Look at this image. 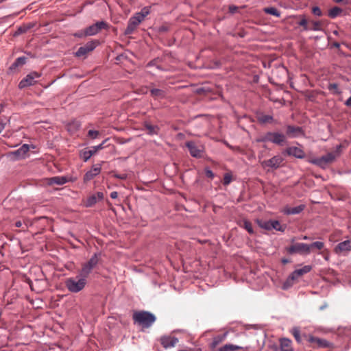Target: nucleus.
Listing matches in <instances>:
<instances>
[{"label": "nucleus", "mask_w": 351, "mask_h": 351, "mask_svg": "<svg viewBox=\"0 0 351 351\" xmlns=\"http://www.w3.org/2000/svg\"><path fill=\"white\" fill-rule=\"evenodd\" d=\"M134 324L138 325L142 331L150 328L156 322V316L148 311H140L133 312Z\"/></svg>", "instance_id": "obj_1"}, {"label": "nucleus", "mask_w": 351, "mask_h": 351, "mask_svg": "<svg viewBox=\"0 0 351 351\" xmlns=\"http://www.w3.org/2000/svg\"><path fill=\"white\" fill-rule=\"evenodd\" d=\"M87 284V280L77 276L75 277L66 278L65 280V287L71 293H78L84 289Z\"/></svg>", "instance_id": "obj_2"}, {"label": "nucleus", "mask_w": 351, "mask_h": 351, "mask_svg": "<svg viewBox=\"0 0 351 351\" xmlns=\"http://www.w3.org/2000/svg\"><path fill=\"white\" fill-rule=\"evenodd\" d=\"M341 149V145H339L337 146V149L335 152H329L327 154L322 156V157L315 158L312 160V162L322 168H325L329 164L333 162L339 156Z\"/></svg>", "instance_id": "obj_3"}, {"label": "nucleus", "mask_w": 351, "mask_h": 351, "mask_svg": "<svg viewBox=\"0 0 351 351\" xmlns=\"http://www.w3.org/2000/svg\"><path fill=\"white\" fill-rule=\"evenodd\" d=\"M286 135L278 132H268L257 139L258 142H271L281 145L286 142Z\"/></svg>", "instance_id": "obj_4"}, {"label": "nucleus", "mask_w": 351, "mask_h": 351, "mask_svg": "<svg viewBox=\"0 0 351 351\" xmlns=\"http://www.w3.org/2000/svg\"><path fill=\"white\" fill-rule=\"evenodd\" d=\"M41 74L36 71L29 73L26 75L25 77L21 80L19 84V88L23 89L25 88L34 85L36 83L35 79L39 78Z\"/></svg>", "instance_id": "obj_5"}, {"label": "nucleus", "mask_w": 351, "mask_h": 351, "mask_svg": "<svg viewBox=\"0 0 351 351\" xmlns=\"http://www.w3.org/2000/svg\"><path fill=\"white\" fill-rule=\"evenodd\" d=\"M109 28V24L104 21H97V23L89 25L86 27V34L89 36H94L98 34L102 29H108Z\"/></svg>", "instance_id": "obj_6"}, {"label": "nucleus", "mask_w": 351, "mask_h": 351, "mask_svg": "<svg viewBox=\"0 0 351 351\" xmlns=\"http://www.w3.org/2000/svg\"><path fill=\"white\" fill-rule=\"evenodd\" d=\"M284 162V158L280 155H276L269 160H265L261 162V166L263 168L269 167L271 169H276L282 166Z\"/></svg>", "instance_id": "obj_7"}, {"label": "nucleus", "mask_w": 351, "mask_h": 351, "mask_svg": "<svg viewBox=\"0 0 351 351\" xmlns=\"http://www.w3.org/2000/svg\"><path fill=\"white\" fill-rule=\"evenodd\" d=\"M29 149V145L23 144L20 148L8 153V157L12 160H18L25 158V155Z\"/></svg>", "instance_id": "obj_8"}, {"label": "nucleus", "mask_w": 351, "mask_h": 351, "mask_svg": "<svg viewBox=\"0 0 351 351\" xmlns=\"http://www.w3.org/2000/svg\"><path fill=\"white\" fill-rule=\"evenodd\" d=\"M287 252L289 254L298 253L300 254H308L309 247L308 244L303 243H295L292 244L287 248Z\"/></svg>", "instance_id": "obj_9"}, {"label": "nucleus", "mask_w": 351, "mask_h": 351, "mask_svg": "<svg viewBox=\"0 0 351 351\" xmlns=\"http://www.w3.org/2000/svg\"><path fill=\"white\" fill-rule=\"evenodd\" d=\"M186 146L193 157L200 158L202 156L204 147L202 145L197 144L194 141H188L186 143Z\"/></svg>", "instance_id": "obj_10"}, {"label": "nucleus", "mask_w": 351, "mask_h": 351, "mask_svg": "<svg viewBox=\"0 0 351 351\" xmlns=\"http://www.w3.org/2000/svg\"><path fill=\"white\" fill-rule=\"evenodd\" d=\"M150 9L149 7L143 8L141 12H136L135 15L133 16V27L138 25L141 23L149 14Z\"/></svg>", "instance_id": "obj_11"}, {"label": "nucleus", "mask_w": 351, "mask_h": 351, "mask_svg": "<svg viewBox=\"0 0 351 351\" xmlns=\"http://www.w3.org/2000/svg\"><path fill=\"white\" fill-rule=\"evenodd\" d=\"M101 164H97L96 165H93L91 170L87 171L84 174V181L85 182H87L91 180L92 179H93L98 174H99V173L101 172Z\"/></svg>", "instance_id": "obj_12"}, {"label": "nucleus", "mask_w": 351, "mask_h": 351, "mask_svg": "<svg viewBox=\"0 0 351 351\" xmlns=\"http://www.w3.org/2000/svg\"><path fill=\"white\" fill-rule=\"evenodd\" d=\"M103 199L104 193L100 191L97 192L95 194L91 195L86 199L85 202V206L87 208L92 207L98 202V200Z\"/></svg>", "instance_id": "obj_13"}, {"label": "nucleus", "mask_w": 351, "mask_h": 351, "mask_svg": "<svg viewBox=\"0 0 351 351\" xmlns=\"http://www.w3.org/2000/svg\"><path fill=\"white\" fill-rule=\"evenodd\" d=\"M160 343L165 348H173L178 343V339L175 337L165 336L161 337Z\"/></svg>", "instance_id": "obj_14"}, {"label": "nucleus", "mask_w": 351, "mask_h": 351, "mask_svg": "<svg viewBox=\"0 0 351 351\" xmlns=\"http://www.w3.org/2000/svg\"><path fill=\"white\" fill-rule=\"evenodd\" d=\"M285 152L287 155L294 156L297 158H304L305 157L304 152L298 147H287Z\"/></svg>", "instance_id": "obj_15"}, {"label": "nucleus", "mask_w": 351, "mask_h": 351, "mask_svg": "<svg viewBox=\"0 0 351 351\" xmlns=\"http://www.w3.org/2000/svg\"><path fill=\"white\" fill-rule=\"evenodd\" d=\"M351 250V239L339 243L335 249L336 253H343Z\"/></svg>", "instance_id": "obj_16"}, {"label": "nucleus", "mask_w": 351, "mask_h": 351, "mask_svg": "<svg viewBox=\"0 0 351 351\" xmlns=\"http://www.w3.org/2000/svg\"><path fill=\"white\" fill-rule=\"evenodd\" d=\"M27 58L21 56L17 58L14 62L10 66L8 71L10 73L16 72V69L19 66H23L26 63Z\"/></svg>", "instance_id": "obj_17"}, {"label": "nucleus", "mask_w": 351, "mask_h": 351, "mask_svg": "<svg viewBox=\"0 0 351 351\" xmlns=\"http://www.w3.org/2000/svg\"><path fill=\"white\" fill-rule=\"evenodd\" d=\"M280 351H293L292 341L287 338H281L279 340Z\"/></svg>", "instance_id": "obj_18"}, {"label": "nucleus", "mask_w": 351, "mask_h": 351, "mask_svg": "<svg viewBox=\"0 0 351 351\" xmlns=\"http://www.w3.org/2000/svg\"><path fill=\"white\" fill-rule=\"evenodd\" d=\"M304 208L305 206L303 204L293 208L287 206L283 208L282 212L285 215H296L301 213L304 209Z\"/></svg>", "instance_id": "obj_19"}, {"label": "nucleus", "mask_w": 351, "mask_h": 351, "mask_svg": "<svg viewBox=\"0 0 351 351\" xmlns=\"http://www.w3.org/2000/svg\"><path fill=\"white\" fill-rule=\"evenodd\" d=\"M68 182V178L66 176H55L49 179L48 184L62 185Z\"/></svg>", "instance_id": "obj_20"}, {"label": "nucleus", "mask_w": 351, "mask_h": 351, "mask_svg": "<svg viewBox=\"0 0 351 351\" xmlns=\"http://www.w3.org/2000/svg\"><path fill=\"white\" fill-rule=\"evenodd\" d=\"M101 255V254L100 252L95 253L91 256V258L85 263L88 265L89 267H90L92 269H94L98 264Z\"/></svg>", "instance_id": "obj_21"}, {"label": "nucleus", "mask_w": 351, "mask_h": 351, "mask_svg": "<svg viewBox=\"0 0 351 351\" xmlns=\"http://www.w3.org/2000/svg\"><path fill=\"white\" fill-rule=\"evenodd\" d=\"M301 132L302 130L300 127L288 125L287 128V135L291 138L297 136Z\"/></svg>", "instance_id": "obj_22"}, {"label": "nucleus", "mask_w": 351, "mask_h": 351, "mask_svg": "<svg viewBox=\"0 0 351 351\" xmlns=\"http://www.w3.org/2000/svg\"><path fill=\"white\" fill-rule=\"evenodd\" d=\"M93 269H92L88 265L84 263L80 271L79 276L87 280V278L88 277L89 274L91 273Z\"/></svg>", "instance_id": "obj_23"}, {"label": "nucleus", "mask_w": 351, "mask_h": 351, "mask_svg": "<svg viewBox=\"0 0 351 351\" xmlns=\"http://www.w3.org/2000/svg\"><path fill=\"white\" fill-rule=\"evenodd\" d=\"M150 93L152 96L156 99H162L165 97V92L162 89L152 88Z\"/></svg>", "instance_id": "obj_24"}, {"label": "nucleus", "mask_w": 351, "mask_h": 351, "mask_svg": "<svg viewBox=\"0 0 351 351\" xmlns=\"http://www.w3.org/2000/svg\"><path fill=\"white\" fill-rule=\"evenodd\" d=\"M324 243L322 241H315L308 245L309 254L315 250H322L324 247Z\"/></svg>", "instance_id": "obj_25"}, {"label": "nucleus", "mask_w": 351, "mask_h": 351, "mask_svg": "<svg viewBox=\"0 0 351 351\" xmlns=\"http://www.w3.org/2000/svg\"><path fill=\"white\" fill-rule=\"evenodd\" d=\"M88 48H86L85 46H82L79 47L77 51L75 53V56L77 58L84 57L86 58L89 52H90Z\"/></svg>", "instance_id": "obj_26"}, {"label": "nucleus", "mask_w": 351, "mask_h": 351, "mask_svg": "<svg viewBox=\"0 0 351 351\" xmlns=\"http://www.w3.org/2000/svg\"><path fill=\"white\" fill-rule=\"evenodd\" d=\"M311 343H315L317 346L322 347V348H327L329 347V343L322 339L316 338V337H311L310 339Z\"/></svg>", "instance_id": "obj_27"}, {"label": "nucleus", "mask_w": 351, "mask_h": 351, "mask_svg": "<svg viewBox=\"0 0 351 351\" xmlns=\"http://www.w3.org/2000/svg\"><path fill=\"white\" fill-rule=\"evenodd\" d=\"M145 128L147 134L150 135L157 134L159 130V128L157 125H152L149 123H145Z\"/></svg>", "instance_id": "obj_28"}, {"label": "nucleus", "mask_w": 351, "mask_h": 351, "mask_svg": "<svg viewBox=\"0 0 351 351\" xmlns=\"http://www.w3.org/2000/svg\"><path fill=\"white\" fill-rule=\"evenodd\" d=\"M343 12V10L339 7H333L332 8L330 9L328 11V16L331 19H335L339 15H340Z\"/></svg>", "instance_id": "obj_29"}, {"label": "nucleus", "mask_w": 351, "mask_h": 351, "mask_svg": "<svg viewBox=\"0 0 351 351\" xmlns=\"http://www.w3.org/2000/svg\"><path fill=\"white\" fill-rule=\"evenodd\" d=\"M271 230L284 232L285 230V226H282L277 220H271Z\"/></svg>", "instance_id": "obj_30"}, {"label": "nucleus", "mask_w": 351, "mask_h": 351, "mask_svg": "<svg viewBox=\"0 0 351 351\" xmlns=\"http://www.w3.org/2000/svg\"><path fill=\"white\" fill-rule=\"evenodd\" d=\"M265 13L275 16L276 17L280 16V12L274 7H267L263 9Z\"/></svg>", "instance_id": "obj_31"}, {"label": "nucleus", "mask_w": 351, "mask_h": 351, "mask_svg": "<svg viewBox=\"0 0 351 351\" xmlns=\"http://www.w3.org/2000/svg\"><path fill=\"white\" fill-rule=\"evenodd\" d=\"M93 156V153L91 150H82L80 154V157L84 161L87 162L90 157Z\"/></svg>", "instance_id": "obj_32"}, {"label": "nucleus", "mask_w": 351, "mask_h": 351, "mask_svg": "<svg viewBox=\"0 0 351 351\" xmlns=\"http://www.w3.org/2000/svg\"><path fill=\"white\" fill-rule=\"evenodd\" d=\"M256 222L258 226L261 228H263L266 230H271V220L264 221L258 219Z\"/></svg>", "instance_id": "obj_33"}, {"label": "nucleus", "mask_w": 351, "mask_h": 351, "mask_svg": "<svg viewBox=\"0 0 351 351\" xmlns=\"http://www.w3.org/2000/svg\"><path fill=\"white\" fill-rule=\"evenodd\" d=\"M100 42L99 40H92L90 41L87 42L84 46L91 51H93L99 45Z\"/></svg>", "instance_id": "obj_34"}, {"label": "nucleus", "mask_w": 351, "mask_h": 351, "mask_svg": "<svg viewBox=\"0 0 351 351\" xmlns=\"http://www.w3.org/2000/svg\"><path fill=\"white\" fill-rule=\"evenodd\" d=\"M226 335L223 334L221 335H217L213 338V343L211 344V347L215 348L217 345H219L220 343H221L223 341H224L226 338Z\"/></svg>", "instance_id": "obj_35"}, {"label": "nucleus", "mask_w": 351, "mask_h": 351, "mask_svg": "<svg viewBox=\"0 0 351 351\" xmlns=\"http://www.w3.org/2000/svg\"><path fill=\"white\" fill-rule=\"evenodd\" d=\"M108 141V139H106L102 141L101 143L97 146H93L91 147V152L93 153V155L95 154L98 151L104 149V147H107L108 145H106V143Z\"/></svg>", "instance_id": "obj_36"}, {"label": "nucleus", "mask_w": 351, "mask_h": 351, "mask_svg": "<svg viewBox=\"0 0 351 351\" xmlns=\"http://www.w3.org/2000/svg\"><path fill=\"white\" fill-rule=\"evenodd\" d=\"M321 29L322 23L320 21H311L308 30L319 31Z\"/></svg>", "instance_id": "obj_37"}, {"label": "nucleus", "mask_w": 351, "mask_h": 351, "mask_svg": "<svg viewBox=\"0 0 351 351\" xmlns=\"http://www.w3.org/2000/svg\"><path fill=\"white\" fill-rule=\"evenodd\" d=\"M312 269V267L311 265H305L300 269H295V274H298L300 276H303L305 274L308 273Z\"/></svg>", "instance_id": "obj_38"}, {"label": "nucleus", "mask_w": 351, "mask_h": 351, "mask_svg": "<svg viewBox=\"0 0 351 351\" xmlns=\"http://www.w3.org/2000/svg\"><path fill=\"white\" fill-rule=\"evenodd\" d=\"M258 119L259 122L262 123H271L273 121V117L270 115L262 114L258 117Z\"/></svg>", "instance_id": "obj_39"}, {"label": "nucleus", "mask_w": 351, "mask_h": 351, "mask_svg": "<svg viewBox=\"0 0 351 351\" xmlns=\"http://www.w3.org/2000/svg\"><path fill=\"white\" fill-rule=\"evenodd\" d=\"M243 228H244L250 234H253L254 230L252 228V224L249 221L245 219L243 221V224L241 225Z\"/></svg>", "instance_id": "obj_40"}, {"label": "nucleus", "mask_w": 351, "mask_h": 351, "mask_svg": "<svg viewBox=\"0 0 351 351\" xmlns=\"http://www.w3.org/2000/svg\"><path fill=\"white\" fill-rule=\"evenodd\" d=\"M301 20L298 22V25L300 26L303 27L304 30H308L309 25H308V21L306 19L305 16H301Z\"/></svg>", "instance_id": "obj_41"}, {"label": "nucleus", "mask_w": 351, "mask_h": 351, "mask_svg": "<svg viewBox=\"0 0 351 351\" xmlns=\"http://www.w3.org/2000/svg\"><path fill=\"white\" fill-rule=\"evenodd\" d=\"M132 34V17L128 19V27L124 32L123 36L126 37L128 36V38H130V34Z\"/></svg>", "instance_id": "obj_42"}, {"label": "nucleus", "mask_w": 351, "mask_h": 351, "mask_svg": "<svg viewBox=\"0 0 351 351\" xmlns=\"http://www.w3.org/2000/svg\"><path fill=\"white\" fill-rule=\"evenodd\" d=\"M294 283V281L290 278L289 277L287 279V280L283 283L282 288L284 290H287L291 287Z\"/></svg>", "instance_id": "obj_43"}, {"label": "nucleus", "mask_w": 351, "mask_h": 351, "mask_svg": "<svg viewBox=\"0 0 351 351\" xmlns=\"http://www.w3.org/2000/svg\"><path fill=\"white\" fill-rule=\"evenodd\" d=\"M292 335L295 337V340L300 343L301 342L300 331L298 328H294L292 330Z\"/></svg>", "instance_id": "obj_44"}, {"label": "nucleus", "mask_w": 351, "mask_h": 351, "mask_svg": "<svg viewBox=\"0 0 351 351\" xmlns=\"http://www.w3.org/2000/svg\"><path fill=\"white\" fill-rule=\"evenodd\" d=\"M32 27H33V25H29L28 26H21L16 30L15 34L19 35V34L25 33L29 29H30Z\"/></svg>", "instance_id": "obj_45"}, {"label": "nucleus", "mask_w": 351, "mask_h": 351, "mask_svg": "<svg viewBox=\"0 0 351 351\" xmlns=\"http://www.w3.org/2000/svg\"><path fill=\"white\" fill-rule=\"evenodd\" d=\"M100 135V132L97 130H90L88 132V136L91 139H95Z\"/></svg>", "instance_id": "obj_46"}, {"label": "nucleus", "mask_w": 351, "mask_h": 351, "mask_svg": "<svg viewBox=\"0 0 351 351\" xmlns=\"http://www.w3.org/2000/svg\"><path fill=\"white\" fill-rule=\"evenodd\" d=\"M232 181V175L230 173H226L224 174L223 184L225 186L228 185Z\"/></svg>", "instance_id": "obj_47"}, {"label": "nucleus", "mask_w": 351, "mask_h": 351, "mask_svg": "<svg viewBox=\"0 0 351 351\" xmlns=\"http://www.w3.org/2000/svg\"><path fill=\"white\" fill-rule=\"evenodd\" d=\"M128 56L127 54V52H125L123 53L119 54L116 58V60L118 61V62H122V61L123 60H128Z\"/></svg>", "instance_id": "obj_48"}, {"label": "nucleus", "mask_w": 351, "mask_h": 351, "mask_svg": "<svg viewBox=\"0 0 351 351\" xmlns=\"http://www.w3.org/2000/svg\"><path fill=\"white\" fill-rule=\"evenodd\" d=\"M74 36L77 38H83L86 36H88V34H86V28L84 30L77 32L74 34Z\"/></svg>", "instance_id": "obj_49"}, {"label": "nucleus", "mask_w": 351, "mask_h": 351, "mask_svg": "<svg viewBox=\"0 0 351 351\" xmlns=\"http://www.w3.org/2000/svg\"><path fill=\"white\" fill-rule=\"evenodd\" d=\"M312 12L313 14L318 16H321L322 15V12L321 10V9L317 6L313 7Z\"/></svg>", "instance_id": "obj_50"}, {"label": "nucleus", "mask_w": 351, "mask_h": 351, "mask_svg": "<svg viewBox=\"0 0 351 351\" xmlns=\"http://www.w3.org/2000/svg\"><path fill=\"white\" fill-rule=\"evenodd\" d=\"M205 174H206V177H208V178H209L210 179H213L214 178L213 172L211 170L208 169H206L205 170Z\"/></svg>", "instance_id": "obj_51"}, {"label": "nucleus", "mask_w": 351, "mask_h": 351, "mask_svg": "<svg viewBox=\"0 0 351 351\" xmlns=\"http://www.w3.org/2000/svg\"><path fill=\"white\" fill-rule=\"evenodd\" d=\"M290 278H291L293 281L298 280L300 277H301L298 274H295V270L291 273V274L289 276Z\"/></svg>", "instance_id": "obj_52"}, {"label": "nucleus", "mask_w": 351, "mask_h": 351, "mask_svg": "<svg viewBox=\"0 0 351 351\" xmlns=\"http://www.w3.org/2000/svg\"><path fill=\"white\" fill-rule=\"evenodd\" d=\"M337 3H343V5L349 4V0H332Z\"/></svg>", "instance_id": "obj_53"}, {"label": "nucleus", "mask_w": 351, "mask_h": 351, "mask_svg": "<svg viewBox=\"0 0 351 351\" xmlns=\"http://www.w3.org/2000/svg\"><path fill=\"white\" fill-rule=\"evenodd\" d=\"M114 176L121 180H125L127 178V175L123 174H114Z\"/></svg>", "instance_id": "obj_54"}, {"label": "nucleus", "mask_w": 351, "mask_h": 351, "mask_svg": "<svg viewBox=\"0 0 351 351\" xmlns=\"http://www.w3.org/2000/svg\"><path fill=\"white\" fill-rule=\"evenodd\" d=\"M328 88H329V90H337L338 89V86L337 84H330L329 85Z\"/></svg>", "instance_id": "obj_55"}, {"label": "nucleus", "mask_w": 351, "mask_h": 351, "mask_svg": "<svg viewBox=\"0 0 351 351\" xmlns=\"http://www.w3.org/2000/svg\"><path fill=\"white\" fill-rule=\"evenodd\" d=\"M229 10H230V12L234 13L237 10V7H236L234 5H230L229 7Z\"/></svg>", "instance_id": "obj_56"}, {"label": "nucleus", "mask_w": 351, "mask_h": 351, "mask_svg": "<svg viewBox=\"0 0 351 351\" xmlns=\"http://www.w3.org/2000/svg\"><path fill=\"white\" fill-rule=\"evenodd\" d=\"M118 197V193L117 191H113L110 193V197L112 199H116Z\"/></svg>", "instance_id": "obj_57"}, {"label": "nucleus", "mask_w": 351, "mask_h": 351, "mask_svg": "<svg viewBox=\"0 0 351 351\" xmlns=\"http://www.w3.org/2000/svg\"><path fill=\"white\" fill-rule=\"evenodd\" d=\"M346 105L351 107V97L346 101Z\"/></svg>", "instance_id": "obj_58"}, {"label": "nucleus", "mask_w": 351, "mask_h": 351, "mask_svg": "<svg viewBox=\"0 0 351 351\" xmlns=\"http://www.w3.org/2000/svg\"><path fill=\"white\" fill-rule=\"evenodd\" d=\"M21 225H22V223L21 221H16L15 223L16 227H18V228L21 227Z\"/></svg>", "instance_id": "obj_59"}, {"label": "nucleus", "mask_w": 351, "mask_h": 351, "mask_svg": "<svg viewBox=\"0 0 351 351\" xmlns=\"http://www.w3.org/2000/svg\"><path fill=\"white\" fill-rule=\"evenodd\" d=\"M302 239H304V240H309V239H310V237H308V236H304V237H302Z\"/></svg>", "instance_id": "obj_60"}, {"label": "nucleus", "mask_w": 351, "mask_h": 351, "mask_svg": "<svg viewBox=\"0 0 351 351\" xmlns=\"http://www.w3.org/2000/svg\"><path fill=\"white\" fill-rule=\"evenodd\" d=\"M334 45H335V47H339V43H335V44H334Z\"/></svg>", "instance_id": "obj_61"}, {"label": "nucleus", "mask_w": 351, "mask_h": 351, "mask_svg": "<svg viewBox=\"0 0 351 351\" xmlns=\"http://www.w3.org/2000/svg\"><path fill=\"white\" fill-rule=\"evenodd\" d=\"M321 254H322L323 256H324V252H320Z\"/></svg>", "instance_id": "obj_62"}, {"label": "nucleus", "mask_w": 351, "mask_h": 351, "mask_svg": "<svg viewBox=\"0 0 351 351\" xmlns=\"http://www.w3.org/2000/svg\"><path fill=\"white\" fill-rule=\"evenodd\" d=\"M324 258L327 260L328 259V257L327 256H325Z\"/></svg>", "instance_id": "obj_63"}, {"label": "nucleus", "mask_w": 351, "mask_h": 351, "mask_svg": "<svg viewBox=\"0 0 351 351\" xmlns=\"http://www.w3.org/2000/svg\"><path fill=\"white\" fill-rule=\"evenodd\" d=\"M178 351H187V350H180Z\"/></svg>", "instance_id": "obj_64"}]
</instances>
